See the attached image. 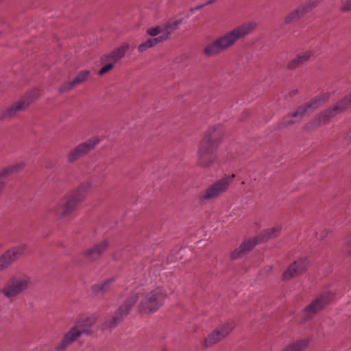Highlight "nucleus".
Wrapping results in <instances>:
<instances>
[{"label": "nucleus", "instance_id": "f257e3e1", "mask_svg": "<svg viewBox=\"0 0 351 351\" xmlns=\"http://www.w3.org/2000/svg\"><path fill=\"white\" fill-rule=\"evenodd\" d=\"M128 283V287L132 288L130 294L124 300L122 305L115 311L112 317L104 323V328H113L120 323L128 315L140 295L142 296V298L138 307L139 312L142 313H154L162 305L166 298L163 288L158 287L143 294V283L137 282L136 280L132 282L129 280Z\"/></svg>", "mask_w": 351, "mask_h": 351}, {"label": "nucleus", "instance_id": "f03ea898", "mask_svg": "<svg viewBox=\"0 0 351 351\" xmlns=\"http://www.w3.org/2000/svg\"><path fill=\"white\" fill-rule=\"evenodd\" d=\"M256 26V22L250 21L233 28L207 44L203 49L204 55L212 57L227 51L238 40L250 34Z\"/></svg>", "mask_w": 351, "mask_h": 351}, {"label": "nucleus", "instance_id": "7ed1b4c3", "mask_svg": "<svg viewBox=\"0 0 351 351\" xmlns=\"http://www.w3.org/2000/svg\"><path fill=\"white\" fill-rule=\"evenodd\" d=\"M224 134L221 125H215L206 131L198 145L197 162L202 167H210L216 160V153Z\"/></svg>", "mask_w": 351, "mask_h": 351}, {"label": "nucleus", "instance_id": "20e7f679", "mask_svg": "<svg viewBox=\"0 0 351 351\" xmlns=\"http://www.w3.org/2000/svg\"><path fill=\"white\" fill-rule=\"evenodd\" d=\"M91 186L90 181L81 184L64 199L56 202L53 207L50 208L51 212L60 217L70 215L88 193Z\"/></svg>", "mask_w": 351, "mask_h": 351}, {"label": "nucleus", "instance_id": "39448f33", "mask_svg": "<svg viewBox=\"0 0 351 351\" xmlns=\"http://www.w3.org/2000/svg\"><path fill=\"white\" fill-rule=\"evenodd\" d=\"M330 96V93H326L315 97L307 103L300 106L297 109L285 116L280 123L279 128H283L291 126L302 120L303 117L311 112L318 108L322 103L326 101Z\"/></svg>", "mask_w": 351, "mask_h": 351}, {"label": "nucleus", "instance_id": "423d86ee", "mask_svg": "<svg viewBox=\"0 0 351 351\" xmlns=\"http://www.w3.org/2000/svg\"><path fill=\"white\" fill-rule=\"evenodd\" d=\"M350 105L351 95L339 101L333 107L318 114L304 125V130L311 132L327 124L332 117L347 109Z\"/></svg>", "mask_w": 351, "mask_h": 351}, {"label": "nucleus", "instance_id": "0eeeda50", "mask_svg": "<svg viewBox=\"0 0 351 351\" xmlns=\"http://www.w3.org/2000/svg\"><path fill=\"white\" fill-rule=\"evenodd\" d=\"M31 278L27 276L16 277L12 276L6 282L5 285L0 289V294L10 301H12L23 291L29 288Z\"/></svg>", "mask_w": 351, "mask_h": 351}, {"label": "nucleus", "instance_id": "6e6552de", "mask_svg": "<svg viewBox=\"0 0 351 351\" xmlns=\"http://www.w3.org/2000/svg\"><path fill=\"white\" fill-rule=\"evenodd\" d=\"M281 230L280 226H275L263 231L261 234V238H256L253 240H249L243 242L238 248L233 251L230 254L232 259H237L250 251L259 241H264L269 239L274 238L278 235Z\"/></svg>", "mask_w": 351, "mask_h": 351}, {"label": "nucleus", "instance_id": "1a4fd4ad", "mask_svg": "<svg viewBox=\"0 0 351 351\" xmlns=\"http://www.w3.org/2000/svg\"><path fill=\"white\" fill-rule=\"evenodd\" d=\"M234 177V175L232 174L216 181L199 194V200L209 202L218 197L228 189Z\"/></svg>", "mask_w": 351, "mask_h": 351}, {"label": "nucleus", "instance_id": "9d476101", "mask_svg": "<svg viewBox=\"0 0 351 351\" xmlns=\"http://www.w3.org/2000/svg\"><path fill=\"white\" fill-rule=\"evenodd\" d=\"M333 295L330 291H324L315 298L303 311L304 320L310 319L315 313L323 309L332 300Z\"/></svg>", "mask_w": 351, "mask_h": 351}, {"label": "nucleus", "instance_id": "9b49d317", "mask_svg": "<svg viewBox=\"0 0 351 351\" xmlns=\"http://www.w3.org/2000/svg\"><path fill=\"white\" fill-rule=\"evenodd\" d=\"M99 139L97 137H93L88 139L84 143L79 144L72 149L67 154V159L69 162H73L87 154L90 150L99 144Z\"/></svg>", "mask_w": 351, "mask_h": 351}, {"label": "nucleus", "instance_id": "f8f14e48", "mask_svg": "<svg viewBox=\"0 0 351 351\" xmlns=\"http://www.w3.org/2000/svg\"><path fill=\"white\" fill-rule=\"evenodd\" d=\"M25 244H20L3 254L0 256V271L20 258L25 253Z\"/></svg>", "mask_w": 351, "mask_h": 351}, {"label": "nucleus", "instance_id": "ddd939ff", "mask_svg": "<svg viewBox=\"0 0 351 351\" xmlns=\"http://www.w3.org/2000/svg\"><path fill=\"white\" fill-rule=\"evenodd\" d=\"M308 265L306 258H302L294 261L283 272L282 279L289 280L291 278L303 273L306 271Z\"/></svg>", "mask_w": 351, "mask_h": 351}, {"label": "nucleus", "instance_id": "4468645a", "mask_svg": "<svg viewBox=\"0 0 351 351\" xmlns=\"http://www.w3.org/2000/svg\"><path fill=\"white\" fill-rule=\"evenodd\" d=\"M97 320V316L96 315H80L76 318L74 326L79 329L82 335H92L93 332L91 327Z\"/></svg>", "mask_w": 351, "mask_h": 351}, {"label": "nucleus", "instance_id": "2eb2a0df", "mask_svg": "<svg viewBox=\"0 0 351 351\" xmlns=\"http://www.w3.org/2000/svg\"><path fill=\"white\" fill-rule=\"evenodd\" d=\"M82 332L73 326L63 337L62 339L56 346L57 351H62L67 348L73 342L75 341L81 335Z\"/></svg>", "mask_w": 351, "mask_h": 351}, {"label": "nucleus", "instance_id": "dca6fc26", "mask_svg": "<svg viewBox=\"0 0 351 351\" xmlns=\"http://www.w3.org/2000/svg\"><path fill=\"white\" fill-rule=\"evenodd\" d=\"M28 107V102L25 103L21 99L3 110L0 115V119H8L16 116L19 112Z\"/></svg>", "mask_w": 351, "mask_h": 351}, {"label": "nucleus", "instance_id": "f3484780", "mask_svg": "<svg viewBox=\"0 0 351 351\" xmlns=\"http://www.w3.org/2000/svg\"><path fill=\"white\" fill-rule=\"evenodd\" d=\"M108 246V241H103L86 250L84 252V255L88 261H93L99 258L101 254L107 249Z\"/></svg>", "mask_w": 351, "mask_h": 351}, {"label": "nucleus", "instance_id": "a211bd4d", "mask_svg": "<svg viewBox=\"0 0 351 351\" xmlns=\"http://www.w3.org/2000/svg\"><path fill=\"white\" fill-rule=\"evenodd\" d=\"M312 56L310 51H305L298 54L294 58L289 61L287 64V68L289 69H295L304 62L308 61Z\"/></svg>", "mask_w": 351, "mask_h": 351}, {"label": "nucleus", "instance_id": "6ab92c4d", "mask_svg": "<svg viewBox=\"0 0 351 351\" xmlns=\"http://www.w3.org/2000/svg\"><path fill=\"white\" fill-rule=\"evenodd\" d=\"M309 342L310 339L308 338L296 340L285 346L282 351H304L308 347Z\"/></svg>", "mask_w": 351, "mask_h": 351}, {"label": "nucleus", "instance_id": "aec40b11", "mask_svg": "<svg viewBox=\"0 0 351 351\" xmlns=\"http://www.w3.org/2000/svg\"><path fill=\"white\" fill-rule=\"evenodd\" d=\"M128 49V45L124 44L121 47L115 49L111 53L106 56V60L114 63L117 62L121 60L125 55L126 51Z\"/></svg>", "mask_w": 351, "mask_h": 351}, {"label": "nucleus", "instance_id": "412c9836", "mask_svg": "<svg viewBox=\"0 0 351 351\" xmlns=\"http://www.w3.org/2000/svg\"><path fill=\"white\" fill-rule=\"evenodd\" d=\"M181 23V20L177 19L173 21H169L165 25L162 27V34L159 36L163 40L168 39L170 36V34L175 31L178 25Z\"/></svg>", "mask_w": 351, "mask_h": 351}, {"label": "nucleus", "instance_id": "4be33fe9", "mask_svg": "<svg viewBox=\"0 0 351 351\" xmlns=\"http://www.w3.org/2000/svg\"><path fill=\"white\" fill-rule=\"evenodd\" d=\"M235 323L233 321H228L219 325L215 330L222 339L227 337L234 328Z\"/></svg>", "mask_w": 351, "mask_h": 351}, {"label": "nucleus", "instance_id": "5701e85b", "mask_svg": "<svg viewBox=\"0 0 351 351\" xmlns=\"http://www.w3.org/2000/svg\"><path fill=\"white\" fill-rule=\"evenodd\" d=\"M114 280L115 279L113 277L108 278L102 282L94 285L93 287V291L95 293H104L110 289Z\"/></svg>", "mask_w": 351, "mask_h": 351}, {"label": "nucleus", "instance_id": "b1692460", "mask_svg": "<svg viewBox=\"0 0 351 351\" xmlns=\"http://www.w3.org/2000/svg\"><path fill=\"white\" fill-rule=\"evenodd\" d=\"M162 41V40L161 39V38L159 36L158 37L149 38L148 40H147L145 42L141 43L138 47V50L140 52H143V51L147 50L148 49L154 47L158 43H160Z\"/></svg>", "mask_w": 351, "mask_h": 351}, {"label": "nucleus", "instance_id": "393cba45", "mask_svg": "<svg viewBox=\"0 0 351 351\" xmlns=\"http://www.w3.org/2000/svg\"><path fill=\"white\" fill-rule=\"evenodd\" d=\"M221 339H223L221 337H220L217 331L215 330L213 332L210 333L204 339L203 345L205 347L212 346L214 344L219 342V341H221Z\"/></svg>", "mask_w": 351, "mask_h": 351}, {"label": "nucleus", "instance_id": "a878e982", "mask_svg": "<svg viewBox=\"0 0 351 351\" xmlns=\"http://www.w3.org/2000/svg\"><path fill=\"white\" fill-rule=\"evenodd\" d=\"M23 167H24L23 162H19V163H16L14 165L8 166V167L3 169L0 171V178L8 176L11 173L18 171V170L22 169Z\"/></svg>", "mask_w": 351, "mask_h": 351}, {"label": "nucleus", "instance_id": "bb28decb", "mask_svg": "<svg viewBox=\"0 0 351 351\" xmlns=\"http://www.w3.org/2000/svg\"><path fill=\"white\" fill-rule=\"evenodd\" d=\"M303 15L301 12V9L298 7L295 10L290 12L285 18V23L289 24L294 21H298L300 19Z\"/></svg>", "mask_w": 351, "mask_h": 351}, {"label": "nucleus", "instance_id": "cd10ccee", "mask_svg": "<svg viewBox=\"0 0 351 351\" xmlns=\"http://www.w3.org/2000/svg\"><path fill=\"white\" fill-rule=\"evenodd\" d=\"M319 4V0H309L306 3L302 4L299 6L300 9H301V12L303 15L311 12L314 8H315Z\"/></svg>", "mask_w": 351, "mask_h": 351}, {"label": "nucleus", "instance_id": "c85d7f7f", "mask_svg": "<svg viewBox=\"0 0 351 351\" xmlns=\"http://www.w3.org/2000/svg\"><path fill=\"white\" fill-rule=\"evenodd\" d=\"M40 96L39 90L38 88H34L30 92L23 96L21 100L25 103L28 102V106L34 101L37 99Z\"/></svg>", "mask_w": 351, "mask_h": 351}, {"label": "nucleus", "instance_id": "c756f323", "mask_svg": "<svg viewBox=\"0 0 351 351\" xmlns=\"http://www.w3.org/2000/svg\"><path fill=\"white\" fill-rule=\"evenodd\" d=\"M89 75V71L86 70L79 72L77 76L72 80L73 84L77 86L78 84H82L83 82L87 80Z\"/></svg>", "mask_w": 351, "mask_h": 351}, {"label": "nucleus", "instance_id": "7c9ffc66", "mask_svg": "<svg viewBox=\"0 0 351 351\" xmlns=\"http://www.w3.org/2000/svg\"><path fill=\"white\" fill-rule=\"evenodd\" d=\"M162 28L160 27H156L149 28L147 30V33L151 36H156L158 35H162Z\"/></svg>", "mask_w": 351, "mask_h": 351}, {"label": "nucleus", "instance_id": "2f4dec72", "mask_svg": "<svg viewBox=\"0 0 351 351\" xmlns=\"http://www.w3.org/2000/svg\"><path fill=\"white\" fill-rule=\"evenodd\" d=\"M75 86L74 84H73V82L71 81L69 82H67V83H65V84H62L59 88V91L60 93L67 92V91H69V90H72Z\"/></svg>", "mask_w": 351, "mask_h": 351}, {"label": "nucleus", "instance_id": "473e14b6", "mask_svg": "<svg viewBox=\"0 0 351 351\" xmlns=\"http://www.w3.org/2000/svg\"><path fill=\"white\" fill-rule=\"evenodd\" d=\"M114 62H110L108 64H106L99 71L98 75H103L107 72L110 71L113 68Z\"/></svg>", "mask_w": 351, "mask_h": 351}, {"label": "nucleus", "instance_id": "72a5a7b5", "mask_svg": "<svg viewBox=\"0 0 351 351\" xmlns=\"http://www.w3.org/2000/svg\"><path fill=\"white\" fill-rule=\"evenodd\" d=\"M343 12H348L351 10V0H346L341 6Z\"/></svg>", "mask_w": 351, "mask_h": 351}, {"label": "nucleus", "instance_id": "f704fd0d", "mask_svg": "<svg viewBox=\"0 0 351 351\" xmlns=\"http://www.w3.org/2000/svg\"><path fill=\"white\" fill-rule=\"evenodd\" d=\"M329 231L327 229H324L320 233H317V237L318 239L322 240L324 239L328 234Z\"/></svg>", "mask_w": 351, "mask_h": 351}, {"label": "nucleus", "instance_id": "c9c22d12", "mask_svg": "<svg viewBox=\"0 0 351 351\" xmlns=\"http://www.w3.org/2000/svg\"><path fill=\"white\" fill-rule=\"evenodd\" d=\"M204 6H205V5H204V3H203V4H202V5H197V6H196V7L193 8L191 10V11H192V12H194V11H196V10H199V9H201V8H204Z\"/></svg>", "mask_w": 351, "mask_h": 351}, {"label": "nucleus", "instance_id": "e433bc0d", "mask_svg": "<svg viewBox=\"0 0 351 351\" xmlns=\"http://www.w3.org/2000/svg\"><path fill=\"white\" fill-rule=\"evenodd\" d=\"M346 243L348 247H351V234L348 237Z\"/></svg>", "mask_w": 351, "mask_h": 351}, {"label": "nucleus", "instance_id": "4c0bfd02", "mask_svg": "<svg viewBox=\"0 0 351 351\" xmlns=\"http://www.w3.org/2000/svg\"><path fill=\"white\" fill-rule=\"evenodd\" d=\"M216 0H208L206 2L204 3L205 6L214 3Z\"/></svg>", "mask_w": 351, "mask_h": 351}, {"label": "nucleus", "instance_id": "58836bf2", "mask_svg": "<svg viewBox=\"0 0 351 351\" xmlns=\"http://www.w3.org/2000/svg\"><path fill=\"white\" fill-rule=\"evenodd\" d=\"M346 138H348L349 141L351 142V130L347 134Z\"/></svg>", "mask_w": 351, "mask_h": 351}, {"label": "nucleus", "instance_id": "ea45409f", "mask_svg": "<svg viewBox=\"0 0 351 351\" xmlns=\"http://www.w3.org/2000/svg\"><path fill=\"white\" fill-rule=\"evenodd\" d=\"M348 254H349L350 255H351V250H349V251H348Z\"/></svg>", "mask_w": 351, "mask_h": 351}]
</instances>
